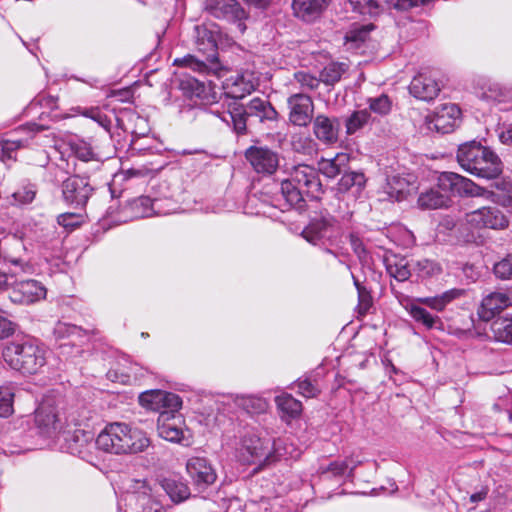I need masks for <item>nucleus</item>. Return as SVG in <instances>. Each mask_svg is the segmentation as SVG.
Instances as JSON below:
<instances>
[{"label":"nucleus","instance_id":"obj_1","mask_svg":"<svg viewBox=\"0 0 512 512\" xmlns=\"http://www.w3.org/2000/svg\"><path fill=\"white\" fill-rule=\"evenodd\" d=\"M146 433L124 422L107 424L98 434L95 444L103 452L113 455H134L150 446Z\"/></svg>","mask_w":512,"mask_h":512},{"label":"nucleus","instance_id":"obj_2","mask_svg":"<svg viewBox=\"0 0 512 512\" xmlns=\"http://www.w3.org/2000/svg\"><path fill=\"white\" fill-rule=\"evenodd\" d=\"M322 193L318 170L307 164L293 166L289 178L281 182V195L288 207L301 209L304 204V195L317 199Z\"/></svg>","mask_w":512,"mask_h":512},{"label":"nucleus","instance_id":"obj_3","mask_svg":"<svg viewBox=\"0 0 512 512\" xmlns=\"http://www.w3.org/2000/svg\"><path fill=\"white\" fill-rule=\"evenodd\" d=\"M226 107L227 109L222 112L218 108L211 107L210 112L227 125H232L237 134L246 132L249 117H256L263 122L276 120L278 115L269 101L259 97L251 99L246 106L239 102H227Z\"/></svg>","mask_w":512,"mask_h":512},{"label":"nucleus","instance_id":"obj_4","mask_svg":"<svg viewBox=\"0 0 512 512\" xmlns=\"http://www.w3.org/2000/svg\"><path fill=\"white\" fill-rule=\"evenodd\" d=\"M440 183L442 186L456 191L459 196L484 197L504 207L512 208V183L505 179H499L493 183L497 192L489 191L475 184L472 180L457 173L444 174Z\"/></svg>","mask_w":512,"mask_h":512},{"label":"nucleus","instance_id":"obj_5","mask_svg":"<svg viewBox=\"0 0 512 512\" xmlns=\"http://www.w3.org/2000/svg\"><path fill=\"white\" fill-rule=\"evenodd\" d=\"M4 361L22 374H35L45 364L44 350L31 339L9 342L2 350Z\"/></svg>","mask_w":512,"mask_h":512},{"label":"nucleus","instance_id":"obj_6","mask_svg":"<svg viewBox=\"0 0 512 512\" xmlns=\"http://www.w3.org/2000/svg\"><path fill=\"white\" fill-rule=\"evenodd\" d=\"M195 43L198 51L202 52L204 59L199 60L193 55H186L182 58H176L173 62L176 66L189 67L193 71L205 72L207 64L218 62V40L220 31L217 25L213 23L201 24L195 27Z\"/></svg>","mask_w":512,"mask_h":512},{"label":"nucleus","instance_id":"obj_7","mask_svg":"<svg viewBox=\"0 0 512 512\" xmlns=\"http://www.w3.org/2000/svg\"><path fill=\"white\" fill-rule=\"evenodd\" d=\"M205 9L212 16L234 24L239 34L246 31L248 14L236 0H205Z\"/></svg>","mask_w":512,"mask_h":512},{"label":"nucleus","instance_id":"obj_8","mask_svg":"<svg viewBox=\"0 0 512 512\" xmlns=\"http://www.w3.org/2000/svg\"><path fill=\"white\" fill-rule=\"evenodd\" d=\"M61 192L62 198L67 205L75 209H82L93 195L94 188L88 178L72 175L62 182Z\"/></svg>","mask_w":512,"mask_h":512},{"label":"nucleus","instance_id":"obj_9","mask_svg":"<svg viewBox=\"0 0 512 512\" xmlns=\"http://www.w3.org/2000/svg\"><path fill=\"white\" fill-rule=\"evenodd\" d=\"M271 450L270 440L262 439L255 434H247L237 448V456L244 464L266 462L270 458Z\"/></svg>","mask_w":512,"mask_h":512},{"label":"nucleus","instance_id":"obj_10","mask_svg":"<svg viewBox=\"0 0 512 512\" xmlns=\"http://www.w3.org/2000/svg\"><path fill=\"white\" fill-rule=\"evenodd\" d=\"M47 289L38 280L16 281L12 284L9 298L13 303L30 305L46 298Z\"/></svg>","mask_w":512,"mask_h":512},{"label":"nucleus","instance_id":"obj_11","mask_svg":"<svg viewBox=\"0 0 512 512\" xmlns=\"http://www.w3.org/2000/svg\"><path fill=\"white\" fill-rule=\"evenodd\" d=\"M460 108L454 103L443 104L426 118L428 129L442 134L452 132L460 119Z\"/></svg>","mask_w":512,"mask_h":512},{"label":"nucleus","instance_id":"obj_12","mask_svg":"<svg viewBox=\"0 0 512 512\" xmlns=\"http://www.w3.org/2000/svg\"><path fill=\"white\" fill-rule=\"evenodd\" d=\"M186 471L196 489L203 491L217 479V474L205 457H191L187 460Z\"/></svg>","mask_w":512,"mask_h":512},{"label":"nucleus","instance_id":"obj_13","mask_svg":"<svg viewBox=\"0 0 512 512\" xmlns=\"http://www.w3.org/2000/svg\"><path fill=\"white\" fill-rule=\"evenodd\" d=\"M140 404L148 409L155 411H167L170 414L181 408L182 401L180 397L174 393L162 391V390H151L140 394Z\"/></svg>","mask_w":512,"mask_h":512},{"label":"nucleus","instance_id":"obj_14","mask_svg":"<svg viewBox=\"0 0 512 512\" xmlns=\"http://www.w3.org/2000/svg\"><path fill=\"white\" fill-rule=\"evenodd\" d=\"M245 157L257 173L271 175L279 166L278 153L268 147L251 146L246 150Z\"/></svg>","mask_w":512,"mask_h":512},{"label":"nucleus","instance_id":"obj_15","mask_svg":"<svg viewBox=\"0 0 512 512\" xmlns=\"http://www.w3.org/2000/svg\"><path fill=\"white\" fill-rule=\"evenodd\" d=\"M289 121L299 127H306L313 119L314 104L310 96L295 93L287 99Z\"/></svg>","mask_w":512,"mask_h":512},{"label":"nucleus","instance_id":"obj_16","mask_svg":"<svg viewBox=\"0 0 512 512\" xmlns=\"http://www.w3.org/2000/svg\"><path fill=\"white\" fill-rule=\"evenodd\" d=\"M467 222L475 228L505 229L508 218L496 207H483L466 215Z\"/></svg>","mask_w":512,"mask_h":512},{"label":"nucleus","instance_id":"obj_17","mask_svg":"<svg viewBox=\"0 0 512 512\" xmlns=\"http://www.w3.org/2000/svg\"><path fill=\"white\" fill-rule=\"evenodd\" d=\"M183 421L180 416L161 411L157 421V430L160 437L170 442H185L189 444V437L182 427Z\"/></svg>","mask_w":512,"mask_h":512},{"label":"nucleus","instance_id":"obj_18","mask_svg":"<svg viewBox=\"0 0 512 512\" xmlns=\"http://www.w3.org/2000/svg\"><path fill=\"white\" fill-rule=\"evenodd\" d=\"M451 172H443L438 178V184L436 187H432L424 192H421L417 205L420 209H439L447 207L450 202V196L448 192L459 195L456 191L444 187L440 183V179L444 174H450Z\"/></svg>","mask_w":512,"mask_h":512},{"label":"nucleus","instance_id":"obj_19","mask_svg":"<svg viewBox=\"0 0 512 512\" xmlns=\"http://www.w3.org/2000/svg\"><path fill=\"white\" fill-rule=\"evenodd\" d=\"M367 179L361 171H345L336 186L333 188L338 200H345L346 195L355 199L366 186Z\"/></svg>","mask_w":512,"mask_h":512},{"label":"nucleus","instance_id":"obj_20","mask_svg":"<svg viewBox=\"0 0 512 512\" xmlns=\"http://www.w3.org/2000/svg\"><path fill=\"white\" fill-rule=\"evenodd\" d=\"M313 134L325 145H333L339 139L340 123L336 117L318 114L312 119Z\"/></svg>","mask_w":512,"mask_h":512},{"label":"nucleus","instance_id":"obj_21","mask_svg":"<svg viewBox=\"0 0 512 512\" xmlns=\"http://www.w3.org/2000/svg\"><path fill=\"white\" fill-rule=\"evenodd\" d=\"M417 189L416 177L412 174H396L387 177L384 187L389 199L402 201Z\"/></svg>","mask_w":512,"mask_h":512},{"label":"nucleus","instance_id":"obj_22","mask_svg":"<svg viewBox=\"0 0 512 512\" xmlns=\"http://www.w3.org/2000/svg\"><path fill=\"white\" fill-rule=\"evenodd\" d=\"M510 306H512V289L495 291L483 298L479 315L483 320L489 321L495 314Z\"/></svg>","mask_w":512,"mask_h":512},{"label":"nucleus","instance_id":"obj_23","mask_svg":"<svg viewBox=\"0 0 512 512\" xmlns=\"http://www.w3.org/2000/svg\"><path fill=\"white\" fill-rule=\"evenodd\" d=\"M334 223L335 219L332 216H315L311 218L309 224L302 231V236L315 245L319 241L332 236Z\"/></svg>","mask_w":512,"mask_h":512},{"label":"nucleus","instance_id":"obj_24","mask_svg":"<svg viewBox=\"0 0 512 512\" xmlns=\"http://www.w3.org/2000/svg\"><path fill=\"white\" fill-rule=\"evenodd\" d=\"M441 88L439 83L430 75L419 73L416 75L410 85L409 91L412 96L423 101L435 99Z\"/></svg>","mask_w":512,"mask_h":512},{"label":"nucleus","instance_id":"obj_25","mask_svg":"<svg viewBox=\"0 0 512 512\" xmlns=\"http://www.w3.org/2000/svg\"><path fill=\"white\" fill-rule=\"evenodd\" d=\"M35 423L39 432L47 437L61 428L56 409L47 404L40 405L35 411Z\"/></svg>","mask_w":512,"mask_h":512},{"label":"nucleus","instance_id":"obj_26","mask_svg":"<svg viewBox=\"0 0 512 512\" xmlns=\"http://www.w3.org/2000/svg\"><path fill=\"white\" fill-rule=\"evenodd\" d=\"M331 0H293L292 9L294 15L305 21L313 22L327 8Z\"/></svg>","mask_w":512,"mask_h":512},{"label":"nucleus","instance_id":"obj_27","mask_svg":"<svg viewBox=\"0 0 512 512\" xmlns=\"http://www.w3.org/2000/svg\"><path fill=\"white\" fill-rule=\"evenodd\" d=\"M487 149L476 141L464 143L458 148L457 161L465 171L470 173L482 155H487Z\"/></svg>","mask_w":512,"mask_h":512},{"label":"nucleus","instance_id":"obj_28","mask_svg":"<svg viewBox=\"0 0 512 512\" xmlns=\"http://www.w3.org/2000/svg\"><path fill=\"white\" fill-rule=\"evenodd\" d=\"M502 172V162L498 155H496L489 148L487 149V155H482L478 163L473 166L470 174H473L480 178L494 179L497 178Z\"/></svg>","mask_w":512,"mask_h":512},{"label":"nucleus","instance_id":"obj_29","mask_svg":"<svg viewBox=\"0 0 512 512\" xmlns=\"http://www.w3.org/2000/svg\"><path fill=\"white\" fill-rule=\"evenodd\" d=\"M350 156L347 153H337L333 158H321L318 161V173L329 179L343 174L349 166Z\"/></svg>","mask_w":512,"mask_h":512},{"label":"nucleus","instance_id":"obj_30","mask_svg":"<svg viewBox=\"0 0 512 512\" xmlns=\"http://www.w3.org/2000/svg\"><path fill=\"white\" fill-rule=\"evenodd\" d=\"M125 512H166L164 506L146 493L130 495Z\"/></svg>","mask_w":512,"mask_h":512},{"label":"nucleus","instance_id":"obj_31","mask_svg":"<svg viewBox=\"0 0 512 512\" xmlns=\"http://www.w3.org/2000/svg\"><path fill=\"white\" fill-rule=\"evenodd\" d=\"M254 84L250 80H246L244 76H238L231 83L228 81L224 86V96L230 99V102L244 98L246 95L254 91Z\"/></svg>","mask_w":512,"mask_h":512},{"label":"nucleus","instance_id":"obj_32","mask_svg":"<svg viewBox=\"0 0 512 512\" xmlns=\"http://www.w3.org/2000/svg\"><path fill=\"white\" fill-rule=\"evenodd\" d=\"M281 417L285 420L298 417L302 412V403L295 399L291 394L283 393L275 398Z\"/></svg>","mask_w":512,"mask_h":512},{"label":"nucleus","instance_id":"obj_33","mask_svg":"<svg viewBox=\"0 0 512 512\" xmlns=\"http://www.w3.org/2000/svg\"><path fill=\"white\" fill-rule=\"evenodd\" d=\"M462 290L459 289H451L443 292L440 295L434 297H423L418 298L417 301L421 304H424L430 307L433 310L438 312L445 309V307L452 302L454 299L459 298L462 295Z\"/></svg>","mask_w":512,"mask_h":512},{"label":"nucleus","instance_id":"obj_34","mask_svg":"<svg viewBox=\"0 0 512 512\" xmlns=\"http://www.w3.org/2000/svg\"><path fill=\"white\" fill-rule=\"evenodd\" d=\"M162 486L175 503L183 502L190 497L191 493L188 485L181 480L165 479Z\"/></svg>","mask_w":512,"mask_h":512},{"label":"nucleus","instance_id":"obj_35","mask_svg":"<svg viewBox=\"0 0 512 512\" xmlns=\"http://www.w3.org/2000/svg\"><path fill=\"white\" fill-rule=\"evenodd\" d=\"M127 208L131 212V218H146L155 214L154 201L147 196L133 199Z\"/></svg>","mask_w":512,"mask_h":512},{"label":"nucleus","instance_id":"obj_36","mask_svg":"<svg viewBox=\"0 0 512 512\" xmlns=\"http://www.w3.org/2000/svg\"><path fill=\"white\" fill-rule=\"evenodd\" d=\"M406 309L416 322L421 323L427 329L436 328L441 324V319L438 316L432 315L421 306L410 304Z\"/></svg>","mask_w":512,"mask_h":512},{"label":"nucleus","instance_id":"obj_37","mask_svg":"<svg viewBox=\"0 0 512 512\" xmlns=\"http://www.w3.org/2000/svg\"><path fill=\"white\" fill-rule=\"evenodd\" d=\"M491 331L495 341L512 344V319L498 318L491 324Z\"/></svg>","mask_w":512,"mask_h":512},{"label":"nucleus","instance_id":"obj_38","mask_svg":"<svg viewBox=\"0 0 512 512\" xmlns=\"http://www.w3.org/2000/svg\"><path fill=\"white\" fill-rule=\"evenodd\" d=\"M348 65L345 63L332 62L326 65L320 72V81L326 85H334L346 73Z\"/></svg>","mask_w":512,"mask_h":512},{"label":"nucleus","instance_id":"obj_39","mask_svg":"<svg viewBox=\"0 0 512 512\" xmlns=\"http://www.w3.org/2000/svg\"><path fill=\"white\" fill-rule=\"evenodd\" d=\"M357 463H353L351 465V462L348 459L345 460H336L331 462L327 466H320L319 473L321 475H328L331 477H341L345 475L347 470L349 469V475L352 474L353 470L356 468Z\"/></svg>","mask_w":512,"mask_h":512},{"label":"nucleus","instance_id":"obj_40","mask_svg":"<svg viewBox=\"0 0 512 512\" xmlns=\"http://www.w3.org/2000/svg\"><path fill=\"white\" fill-rule=\"evenodd\" d=\"M235 402L239 407L251 414L262 413L267 408V403L263 398L252 395L237 396Z\"/></svg>","mask_w":512,"mask_h":512},{"label":"nucleus","instance_id":"obj_41","mask_svg":"<svg viewBox=\"0 0 512 512\" xmlns=\"http://www.w3.org/2000/svg\"><path fill=\"white\" fill-rule=\"evenodd\" d=\"M386 269L389 275L398 281H406L413 272L405 259L387 260Z\"/></svg>","mask_w":512,"mask_h":512},{"label":"nucleus","instance_id":"obj_42","mask_svg":"<svg viewBox=\"0 0 512 512\" xmlns=\"http://www.w3.org/2000/svg\"><path fill=\"white\" fill-rule=\"evenodd\" d=\"M371 120V114L367 109L353 112L346 120V132L348 135L356 133Z\"/></svg>","mask_w":512,"mask_h":512},{"label":"nucleus","instance_id":"obj_43","mask_svg":"<svg viewBox=\"0 0 512 512\" xmlns=\"http://www.w3.org/2000/svg\"><path fill=\"white\" fill-rule=\"evenodd\" d=\"M413 273L419 278H429L441 273V267L435 261L421 259L412 264Z\"/></svg>","mask_w":512,"mask_h":512},{"label":"nucleus","instance_id":"obj_44","mask_svg":"<svg viewBox=\"0 0 512 512\" xmlns=\"http://www.w3.org/2000/svg\"><path fill=\"white\" fill-rule=\"evenodd\" d=\"M14 396L11 383L0 385V417H8L13 413Z\"/></svg>","mask_w":512,"mask_h":512},{"label":"nucleus","instance_id":"obj_45","mask_svg":"<svg viewBox=\"0 0 512 512\" xmlns=\"http://www.w3.org/2000/svg\"><path fill=\"white\" fill-rule=\"evenodd\" d=\"M37 194V186L25 179L21 182L18 190L13 192L12 197L15 203L18 204H29L31 203Z\"/></svg>","mask_w":512,"mask_h":512},{"label":"nucleus","instance_id":"obj_46","mask_svg":"<svg viewBox=\"0 0 512 512\" xmlns=\"http://www.w3.org/2000/svg\"><path fill=\"white\" fill-rule=\"evenodd\" d=\"M482 97L488 102L501 103L512 97V91L498 83H494L488 86L483 92Z\"/></svg>","mask_w":512,"mask_h":512},{"label":"nucleus","instance_id":"obj_47","mask_svg":"<svg viewBox=\"0 0 512 512\" xmlns=\"http://www.w3.org/2000/svg\"><path fill=\"white\" fill-rule=\"evenodd\" d=\"M369 106V112L376 113L380 116L387 115L392 108V102L386 94H382L378 97H371L367 101Z\"/></svg>","mask_w":512,"mask_h":512},{"label":"nucleus","instance_id":"obj_48","mask_svg":"<svg viewBox=\"0 0 512 512\" xmlns=\"http://www.w3.org/2000/svg\"><path fill=\"white\" fill-rule=\"evenodd\" d=\"M298 393L306 398H314L321 392L316 381L308 377L299 378L297 381Z\"/></svg>","mask_w":512,"mask_h":512},{"label":"nucleus","instance_id":"obj_49","mask_svg":"<svg viewBox=\"0 0 512 512\" xmlns=\"http://www.w3.org/2000/svg\"><path fill=\"white\" fill-rule=\"evenodd\" d=\"M295 81L301 86L304 90H315L320 85V78L310 74L306 71H298L294 73Z\"/></svg>","mask_w":512,"mask_h":512},{"label":"nucleus","instance_id":"obj_50","mask_svg":"<svg viewBox=\"0 0 512 512\" xmlns=\"http://www.w3.org/2000/svg\"><path fill=\"white\" fill-rule=\"evenodd\" d=\"M72 150L76 157L82 161L98 160L91 144L86 141L81 140L74 143Z\"/></svg>","mask_w":512,"mask_h":512},{"label":"nucleus","instance_id":"obj_51","mask_svg":"<svg viewBox=\"0 0 512 512\" xmlns=\"http://www.w3.org/2000/svg\"><path fill=\"white\" fill-rule=\"evenodd\" d=\"M494 273L498 278H512V254L494 265Z\"/></svg>","mask_w":512,"mask_h":512},{"label":"nucleus","instance_id":"obj_52","mask_svg":"<svg viewBox=\"0 0 512 512\" xmlns=\"http://www.w3.org/2000/svg\"><path fill=\"white\" fill-rule=\"evenodd\" d=\"M292 145L295 151L305 155H311L316 151V143L309 137H299Z\"/></svg>","mask_w":512,"mask_h":512},{"label":"nucleus","instance_id":"obj_53","mask_svg":"<svg viewBox=\"0 0 512 512\" xmlns=\"http://www.w3.org/2000/svg\"><path fill=\"white\" fill-rule=\"evenodd\" d=\"M80 333V327L65 322H58L54 327V335L57 338L70 337L72 335H79Z\"/></svg>","mask_w":512,"mask_h":512},{"label":"nucleus","instance_id":"obj_54","mask_svg":"<svg viewBox=\"0 0 512 512\" xmlns=\"http://www.w3.org/2000/svg\"><path fill=\"white\" fill-rule=\"evenodd\" d=\"M57 222L64 228L73 229L80 224V216L75 213H63L57 217Z\"/></svg>","mask_w":512,"mask_h":512},{"label":"nucleus","instance_id":"obj_55","mask_svg":"<svg viewBox=\"0 0 512 512\" xmlns=\"http://www.w3.org/2000/svg\"><path fill=\"white\" fill-rule=\"evenodd\" d=\"M358 298L360 311H367L372 304V298L369 291L367 289L360 290L358 292Z\"/></svg>","mask_w":512,"mask_h":512},{"label":"nucleus","instance_id":"obj_56","mask_svg":"<svg viewBox=\"0 0 512 512\" xmlns=\"http://www.w3.org/2000/svg\"><path fill=\"white\" fill-rule=\"evenodd\" d=\"M38 103L45 108L56 109L58 97L51 95H40L37 99Z\"/></svg>","mask_w":512,"mask_h":512},{"label":"nucleus","instance_id":"obj_57","mask_svg":"<svg viewBox=\"0 0 512 512\" xmlns=\"http://www.w3.org/2000/svg\"><path fill=\"white\" fill-rule=\"evenodd\" d=\"M501 143L512 146V124L499 134Z\"/></svg>","mask_w":512,"mask_h":512},{"label":"nucleus","instance_id":"obj_58","mask_svg":"<svg viewBox=\"0 0 512 512\" xmlns=\"http://www.w3.org/2000/svg\"><path fill=\"white\" fill-rule=\"evenodd\" d=\"M366 35H367L366 30H361L359 32L351 31L346 35V39L348 41H364Z\"/></svg>","mask_w":512,"mask_h":512},{"label":"nucleus","instance_id":"obj_59","mask_svg":"<svg viewBox=\"0 0 512 512\" xmlns=\"http://www.w3.org/2000/svg\"><path fill=\"white\" fill-rule=\"evenodd\" d=\"M487 494H488V488L484 487L480 491H478L476 493H473L470 496V501L472 503L480 502V501L484 500L487 497Z\"/></svg>","mask_w":512,"mask_h":512},{"label":"nucleus","instance_id":"obj_60","mask_svg":"<svg viewBox=\"0 0 512 512\" xmlns=\"http://www.w3.org/2000/svg\"><path fill=\"white\" fill-rule=\"evenodd\" d=\"M82 114L86 117H89V118L97 120V121L101 117V114H100V111L98 108L84 109Z\"/></svg>","mask_w":512,"mask_h":512},{"label":"nucleus","instance_id":"obj_61","mask_svg":"<svg viewBox=\"0 0 512 512\" xmlns=\"http://www.w3.org/2000/svg\"><path fill=\"white\" fill-rule=\"evenodd\" d=\"M130 370L133 373L134 379H138L139 377L144 376V369L139 367L137 364L131 365Z\"/></svg>","mask_w":512,"mask_h":512},{"label":"nucleus","instance_id":"obj_62","mask_svg":"<svg viewBox=\"0 0 512 512\" xmlns=\"http://www.w3.org/2000/svg\"><path fill=\"white\" fill-rule=\"evenodd\" d=\"M246 3L254 5L259 8L266 7L271 0H244Z\"/></svg>","mask_w":512,"mask_h":512},{"label":"nucleus","instance_id":"obj_63","mask_svg":"<svg viewBox=\"0 0 512 512\" xmlns=\"http://www.w3.org/2000/svg\"><path fill=\"white\" fill-rule=\"evenodd\" d=\"M8 286V278L5 273L0 272V292L5 290Z\"/></svg>","mask_w":512,"mask_h":512},{"label":"nucleus","instance_id":"obj_64","mask_svg":"<svg viewBox=\"0 0 512 512\" xmlns=\"http://www.w3.org/2000/svg\"><path fill=\"white\" fill-rule=\"evenodd\" d=\"M351 244L353 245L354 250H355L356 252H358V249H359V248H360V246H361V243H360L359 239H358L357 237H355V236H353V235H352V236H351Z\"/></svg>","mask_w":512,"mask_h":512}]
</instances>
